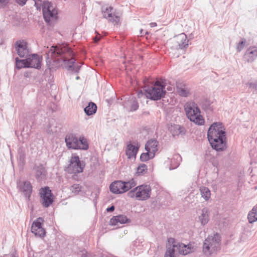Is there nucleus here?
I'll list each match as a JSON object with an SVG mask.
<instances>
[{
  "instance_id": "42",
  "label": "nucleus",
  "mask_w": 257,
  "mask_h": 257,
  "mask_svg": "<svg viewBox=\"0 0 257 257\" xmlns=\"http://www.w3.org/2000/svg\"><path fill=\"white\" fill-rule=\"evenodd\" d=\"M114 210V206H111L109 207H108L106 209V210L107 212H112Z\"/></svg>"
},
{
  "instance_id": "24",
  "label": "nucleus",
  "mask_w": 257,
  "mask_h": 257,
  "mask_svg": "<svg viewBox=\"0 0 257 257\" xmlns=\"http://www.w3.org/2000/svg\"><path fill=\"white\" fill-rule=\"evenodd\" d=\"M210 212L209 209L206 208H203L201 210V213L199 216V220L202 225H205L207 224L209 220Z\"/></svg>"
},
{
  "instance_id": "6",
  "label": "nucleus",
  "mask_w": 257,
  "mask_h": 257,
  "mask_svg": "<svg viewBox=\"0 0 257 257\" xmlns=\"http://www.w3.org/2000/svg\"><path fill=\"white\" fill-rule=\"evenodd\" d=\"M220 248V237L218 233H216L205 239L202 250L205 255L208 256L219 250Z\"/></svg>"
},
{
  "instance_id": "43",
  "label": "nucleus",
  "mask_w": 257,
  "mask_h": 257,
  "mask_svg": "<svg viewBox=\"0 0 257 257\" xmlns=\"http://www.w3.org/2000/svg\"><path fill=\"white\" fill-rule=\"evenodd\" d=\"M100 38H101V37L100 36H96V37H95L94 38V41L95 43L98 42L100 40Z\"/></svg>"
},
{
  "instance_id": "7",
  "label": "nucleus",
  "mask_w": 257,
  "mask_h": 257,
  "mask_svg": "<svg viewBox=\"0 0 257 257\" xmlns=\"http://www.w3.org/2000/svg\"><path fill=\"white\" fill-rule=\"evenodd\" d=\"M65 141L69 149L86 150L88 148L87 140L83 137L78 138L75 135L70 134L66 136Z\"/></svg>"
},
{
  "instance_id": "47",
  "label": "nucleus",
  "mask_w": 257,
  "mask_h": 257,
  "mask_svg": "<svg viewBox=\"0 0 257 257\" xmlns=\"http://www.w3.org/2000/svg\"><path fill=\"white\" fill-rule=\"evenodd\" d=\"M39 2V1H41V0H35V5H37V2Z\"/></svg>"
},
{
  "instance_id": "19",
  "label": "nucleus",
  "mask_w": 257,
  "mask_h": 257,
  "mask_svg": "<svg viewBox=\"0 0 257 257\" xmlns=\"http://www.w3.org/2000/svg\"><path fill=\"white\" fill-rule=\"evenodd\" d=\"M176 244L177 249L181 254L186 255L194 251V248L190 244L185 245L183 243H178Z\"/></svg>"
},
{
  "instance_id": "46",
  "label": "nucleus",
  "mask_w": 257,
  "mask_h": 257,
  "mask_svg": "<svg viewBox=\"0 0 257 257\" xmlns=\"http://www.w3.org/2000/svg\"><path fill=\"white\" fill-rule=\"evenodd\" d=\"M175 157H176V159H178V158L181 159V157L179 155H176Z\"/></svg>"
},
{
  "instance_id": "25",
  "label": "nucleus",
  "mask_w": 257,
  "mask_h": 257,
  "mask_svg": "<svg viewBox=\"0 0 257 257\" xmlns=\"http://www.w3.org/2000/svg\"><path fill=\"white\" fill-rule=\"evenodd\" d=\"M178 94L182 97H187L190 94L189 89L184 84L178 83L176 86Z\"/></svg>"
},
{
  "instance_id": "40",
  "label": "nucleus",
  "mask_w": 257,
  "mask_h": 257,
  "mask_svg": "<svg viewBox=\"0 0 257 257\" xmlns=\"http://www.w3.org/2000/svg\"><path fill=\"white\" fill-rule=\"evenodd\" d=\"M9 0H0V8L3 7L8 3Z\"/></svg>"
},
{
  "instance_id": "18",
  "label": "nucleus",
  "mask_w": 257,
  "mask_h": 257,
  "mask_svg": "<svg viewBox=\"0 0 257 257\" xmlns=\"http://www.w3.org/2000/svg\"><path fill=\"white\" fill-rule=\"evenodd\" d=\"M124 185L122 181H117L110 185V190L114 194H121L124 192Z\"/></svg>"
},
{
  "instance_id": "14",
  "label": "nucleus",
  "mask_w": 257,
  "mask_h": 257,
  "mask_svg": "<svg viewBox=\"0 0 257 257\" xmlns=\"http://www.w3.org/2000/svg\"><path fill=\"white\" fill-rule=\"evenodd\" d=\"M15 48L20 57H27L29 54L27 43L24 40L17 41L15 43Z\"/></svg>"
},
{
  "instance_id": "1",
  "label": "nucleus",
  "mask_w": 257,
  "mask_h": 257,
  "mask_svg": "<svg viewBox=\"0 0 257 257\" xmlns=\"http://www.w3.org/2000/svg\"><path fill=\"white\" fill-rule=\"evenodd\" d=\"M47 54L46 63L50 71L55 70L64 63L68 70L78 73L81 66L74 65V53L66 46H52Z\"/></svg>"
},
{
  "instance_id": "41",
  "label": "nucleus",
  "mask_w": 257,
  "mask_h": 257,
  "mask_svg": "<svg viewBox=\"0 0 257 257\" xmlns=\"http://www.w3.org/2000/svg\"><path fill=\"white\" fill-rule=\"evenodd\" d=\"M18 3H19L20 5H21L22 6L24 5L27 0H16Z\"/></svg>"
},
{
  "instance_id": "8",
  "label": "nucleus",
  "mask_w": 257,
  "mask_h": 257,
  "mask_svg": "<svg viewBox=\"0 0 257 257\" xmlns=\"http://www.w3.org/2000/svg\"><path fill=\"white\" fill-rule=\"evenodd\" d=\"M151 192L149 185H142L129 191L127 194L129 197H135L138 200H146L150 198Z\"/></svg>"
},
{
  "instance_id": "15",
  "label": "nucleus",
  "mask_w": 257,
  "mask_h": 257,
  "mask_svg": "<svg viewBox=\"0 0 257 257\" xmlns=\"http://www.w3.org/2000/svg\"><path fill=\"white\" fill-rule=\"evenodd\" d=\"M18 187L29 199L32 192V185L31 183L28 181H20L18 183Z\"/></svg>"
},
{
  "instance_id": "11",
  "label": "nucleus",
  "mask_w": 257,
  "mask_h": 257,
  "mask_svg": "<svg viewBox=\"0 0 257 257\" xmlns=\"http://www.w3.org/2000/svg\"><path fill=\"white\" fill-rule=\"evenodd\" d=\"M103 17L114 24L119 22V17L115 15L114 9L111 6H103L101 8Z\"/></svg>"
},
{
  "instance_id": "23",
  "label": "nucleus",
  "mask_w": 257,
  "mask_h": 257,
  "mask_svg": "<svg viewBox=\"0 0 257 257\" xmlns=\"http://www.w3.org/2000/svg\"><path fill=\"white\" fill-rule=\"evenodd\" d=\"M128 219L126 216L123 215H119L115 216H113L110 220V224L112 225H117L118 223L122 224L127 222Z\"/></svg>"
},
{
  "instance_id": "9",
  "label": "nucleus",
  "mask_w": 257,
  "mask_h": 257,
  "mask_svg": "<svg viewBox=\"0 0 257 257\" xmlns=\"http://www.w3.org/2000/svg\"><path fill=\"white\" fill-rule=\"evenodd\" d=\"M43 16L46 22H49L51 19H56L57 15V10L55 7L48 2L43 3L42 7Z\"/></svg>"
},
{
  "instance_id": "22",
  "label": "nucleus",
  "mask_w": 257,
  "mask_h": 257,
  "mask_svg": "<svg viewBox=\"0 0 257 257\" xmlns=\"http://www.w3.org/2000/svg\"><path fill=\"white\" fill-rule=\"evenodd\" d=\"M158 142L155 140H149L145 145V150L155 155L158 151Z\"/></svg>"
},
{
  "instance_id": "17",
  "label": "nucleus",
  "mask_w": 257,
  "mask_h": 257,
  "mask_svg": "<svg viewBox=\"0 0 257 257\" xmlns=\"http://www.w3.org/2000/svg\"><path fill=\"white\" fill-rule=\"evenodd\" d=\"M29 57L27 58V66L28 67H32L36 69L41 68V59L37 54H29Z\"/></svg>"
},
{
  "instance_id": "50",
  "label": "nucleus",
  "mask_w": 257,
  "mask_h": 257,
  "mask_svg": "<svg viewBox=\"0 0 257 257\" xmlns=\"http://www.w3.org/2000/svg\"><path fill=\"white\" fill-rule=\"evenodd\" d=\"M142 31H143V30H141V34H143Z\"/></svg>"
},
{
  "instance_id": "35",
  "label": "nucleus",
  "mask_w": 257,
  "mask_h": 257,
  "mask_svg": "<svg viewBox=\"0 0 257 257\" xmlns=\"http://www.w3.org/2000/svg\"><path fill=\"white\" fill-rule=\"evenodd\" d=\"M154 156L155 155L154 154L151 152L147 151V153H144L141 154L140 156V160L142 162H146L151 159L153 158Z\"/></svg>"
},
{
  "instance_id": "28",
  "label": "nucleus",
  "mask_w": 257,
  "mask_h": 257,
  "mask_svg": "<svg viewBox=\"0 0 257 257\" xmlns=\"http://www.w3.org/2000/svg\"><path fill=\"white\" fill-rule=\"evenodd\" d=\"M248 222L252 224L257 221V204L253 207L247 214Z\"/></svg>"
},
{
  "instance_id": "3",
  "label": "nucleus",
  "mask_w": 257,
  "mask_h": 257,
  "mask_svg": "<svg viewBox=\"0 0 257 257\" xmlns=\"http://www.w3.org/2000/svg\"><path fill=\"white\" fill-rule=\"evenodd\" d=\"M144 83L145 95L148 98L158 100L165 95L166 91L164 82L157 80L154 84H152L148 79H145Z\"/></svg>"
},
{
  "instance_id": "36",
  "label": "nucleus",
  "mask_w": 257,
  "mask_h": 257,
  "mask_svg": "<svg viewBox=\"0 0 257 257\" xmlns=\"http://www.w3.org/2000/svg\"><path fill=\"white\" fill-rule=\"evenodd\" d=\"M81 186L77 184H75L72 185L70 187V190L74 194H78L81 191Z\"/></svg>"
},
{
  "instance_id": "2",
  "label": "nucleus",
  "mask_w": 257,
  "mask_h": 257,
  "mask_svg": "<svg viewBox=\"0 0 257 257\" xmlns=\"http://www.w3.org/2000/svg\"><path fill=\"white\" fill-rule=\"evenodd\" d=\"M223 124L213 123L207 132V138L212 148L216 151H222L226 148L225 132Z\"/></svg>"
},
{
  "instance_id": "33",
  "label": "nucleus",
  "mask_w": 257,
  "mask_h": 257,
  "mask_svg": "<svg viewBox=\"0 0 257 257\" xmlns=\"http://www.w3.org/2000/svg\"><path fill=\"white\" fill-rule=\"evenodd\" d=\"M16 67L17 69H20L22 68H28L27 59L19 60L18 58H16Z\"/></svg>"
},
{
  "instance_id": "34",
  "label": "nucleus",
  "mask_w": 257,
  "mask_h": 257,
  "mask_svg": "<svg viewBox=\"0 0 257 257\" xmlns=\"http://www.w3.org/2000/svg\"><path fill=\"white\" fill-rule=\"evenodd\" d=\"M148 170L147 166L144 164H141L137 168L136 174L138 176L144 175Z\"/></svg>"
},
{
  "instance_id": "38",
  "label": "nucleus",
  "mask_w": 257,
  "mask_h": 257,
  "mask_svg": "<svg viewBox=\"0 0 257 257\" xmlns=\"http://www.w3.org/2000/svg\"><path fill=\"white\" fill-rule=\"evenodd\" d=\"M18 153L19 155V161L23 163L25 161V154L22 149H19Z\"/></svg>"
},
{
  "instance_id": "26",
  "label": "nucleus",
  "mask_w": 257,
  "mask_h": 257,
  "mask_svg": "<svg viewBox=\"0 0 257 257\" xmlns=\"http://www.w3.org/2000/svg\"><path fill=\"white\" fill-rule=\"evenodd\" d=\"M139 150V147H136L132 144L130 143L127 145V147L125 150V153L126 156L129 159L133 157H136L137 152Z\"/></svg>"
},
{
  "instance_id": "12",
  "label": "nucleus",
  "mask_w": 257,
  "mask_h": 257,
  "mask_svg": "<svg viewBox=\"0 0 257 257\" xmlns=\"http://www.w3.org/2000/svg\"><path fill=\"white\" fill-rule=\"evenodd\" d=\"M41 201L44 207H48L53 202L52 194L51 190L48 187L42 188L40 190L39 192Z\"/></svg>"
},
{
  "instance_id": "45",
  "label": "nucleus",
  "mask_w": 257,
  "mask_h": 257,
  "mask_svg": "<svg viewBox=\"0 0 257 257\" xmlns=\"http://www.w3.org/2000/svg\"><path fill=\"white\" fill-rule=\"evenodd\" d=\"M143 94L142 91H141V92H139L138 94V95L139 97H140L141 96H143Z\"/></svg>"
},
{
  "instance_id": "29",
  "label": "nucleus",
  "mask_w": 257,
  "mask_h": 257,
  "mask_svg": "<svg viewBox=\"0 0 257 257\" xmlns=\"http://www.w3.org/2000/svg\"><path fill=\"white\" fill-rule=\"evenodd\" d=\"M170 131L174 137L180 135H182L185 134L184 128L179 125L172 126L170 128Z\"/></svg>"
},
{
  "instance_id": "27",
  "label": "nucleus",
  "mask_w": 257,
  "mask_h": 257,
  "mask_svg": "<svg viewBox=\"0 0 257 257\" xmlns=\"http://www.w3.org/2000/svg\"><path fill=\"white\" fill-rule=\"evenodd\" d=\"M125 106L131 111H135L139 107V104L135 97L130 98L125 102Z\"/></svg>"
},
{
  "instance_id": "16",
  "label": "nucleus",
  "mask_w": 257,
  "mask_h": 257,
  "mask_svg": "<svg viewBox=\"0 0 257 257\" xmlns=\"http://www.w3.org/2000/svg\"><path fill=\"white\" fill-rule=\"evenodd\" d=\"M33 171L35 178L38 181H41L45 178L46 170L43 164H35L33 167Z\"/></svg>"
},
{
  "instance_id": "30",
  "label": "nucleus",
  "mask_w": 257,
  "mask_h": 257,
  "mask_svg": "<svg viewBox=\"0 0 257 257\" xmlns=\"http://www.w3.org/2000/svg\"><path fill=\"white\" fill-rule=\"evenodd\" d=\"M96 110L97 106L92 102H89L88 106L84 108V111L87 115L94 114L96 112Z\"/></svg>"
},
{
  "instance_id": "44",
  "label": "nucleus",
  "mask_w": 257,
  "mask_h": 257,
  "mask_svg": "<svg viewBox=\"0 0 257 257\" xmlns=\"http://www.w3.org/2000/svg\"><path fill=\"white\" fill-rule=\"evenodd\" d=\"M150 26L151 27H154L157 26V24L156 23H151Z\"/></svg>"
},
{
  "instance_id": "32",
  "label": "nucleus",
  "mask_w": 257,
  "mask_h": 257,
  "mask_svg": "<svg viewBox=\"0 0 257 257\" xmlns=\"http://www.w3.org/2000/svg\"><path fill=\"white\" fill-rule=\"evenodd\" d=\"M123 183L124 187L123 189L124 190V192L126 191H127L132 188L135 187L137 184L136 182L135 181L134 179H132V180L128 181H122Z\"/></svg>"
},
{
  "instance_id": "20",
  "label": "nucleus",
  "mask_w": 257,
  "mask_h": 257,
  "mask_svg": "<svg viewBox=\"0 0 257 257\" xmlns=\"http://www.w3.org/2000/svg\"><path fill=\"white\" fill-rule=\"evenodd\" d=\"M244 56L248 62H252L257 57V48L250 47L246 51Z\"/></svg>"
},
{
  "instance_id": "49",
  "label": "nucleus",
  "mask_w": 257,
  "mask_h": 257,
  "mask_svg": "<svg viewBox=\"0 0 257 257\" xmlns=\"http://www.w3.org/2000/svg\"><path fill=\"white\" fill-rule=\"evenodd\" d=\"M86 257H97L96 255H94L93 256H87Z\"/></svg>"
},
{
  "instance_id": "39",
  "label": "nucleus",
  "mask_w": 257,
  "mask_h": 257,
  "mask_svg": "<svg viewBox=\"0 0 257 257\" xmlns=\"http://www.w3.org/2000/svg\"><path fill=\"white\" fill-rule=\"evenodd\" d=\"M246 85L249 86V88H253L257 90V82H248Z\"/></svg>"
},
{
  "instance_id": "4",
  "label": "nucleus",
  "mask_w": 257,
  "mask_h": 257,
  "mask_svg": "<svg viewBox=\"0 0 257 257\" xmlns=\"http://www.w3.org/2000/svg\"><path fill=\"white\" fill-rule=\"evenodd\" d=\"M189 40L184 33L180 34L170 39L169 45L170 54L174 57L177 58L185 52V50L188 46Z\"/></svg>"
},
{
  "instance_id": "10",
  "label": "nucleus",
  "mask_w": 257,
  "mask_h": 257,
  "mask_svg": "<svg viewBox=\"0 0 257 257\" xmlns=\"http://www.w3.org/2000/svg\"><path fill=\"white\" fill-rule=\"evenodd\" d=\"M84 165L81 163L78 156L72 157L70 160V164L67 168L68 173L76 174L83 171Z\"/></svg>"
},
{
  "instance_id": "48",
  "label": "nucleus",
  "mask_w": 257,
  "mask_h": 257,
  "mask_svg": "<svg viewBox=\"0 0 257 257\" xmlns=\"http://www.w3.org/2000/svg\"><path fill=\"white\" fill-rule=\"evenodd\" d=\"M76 79L77 80H78V79H79V76H77V77H76Z\"/></svg>"
},
{
  "instance_id": "13",
  "label": "nucleus",
  "mask_w": 257,
  "mask_h": 257,
  "mask_svg": "<svg viewBox=\"0 0 257 257\" xmlns=\"http://www.w3.org/2000/svg\"><path fill=\"white\" fill-rule=\"evenodd\" d=\"M43 221L42 217H39L33 222L32 225L31 231L36 236L42 237L45 235V230L42 227V223Z\"/></svg>"
},
{
  "instance_id": "31",
  "label": "nucleus",
  "mask_w": 257,
  "mask_h": 257,
  "mask_svg": "<svg viewBox=\"0 0 257 257\" xmlns=\"http://www.w3.org/2000/svg\"><path fill=\"white\" fill-rule=\"evenodd\" d=\"M200 191L201 197L203 198L205 201H208L210 199L211 192L207 187L204 186L200 187Z\"/></svg>"
},
{
  "instance_id": "21",
  "label": "nucleus",
  "mask_w": 257,
  "mask_h": 257,
  "mask_svg": "<svg viewBox=\"0 0 257 257\" xmlns=\"http://www.w3.org/2000/svg\"><path fill=\"white\" fill-rule=\"evenodd\" d=\"M169 243H171L172 245L169 244L167 246V249L165 253V257H174V253L176 249H177V244L175 240L173 238H170L168 239Z\"/></svg>"
},
{
  "instance_id": "37",
  "label": "nucleus",
  "mask_w": 257,
  "mask_h": 257,
  "mask_svg": "<svg viewBox=\"0 0 257 257\" xmlns=\"http://www.w3.org/2000/svg\"><path fill=\"white\" fill-rule=\"evenodd\" d=\"M245 43V39L244 38L242 39L241 41L239 42L237 45L236 50L237 52H240L243 49Z\"/></svg>"
},
{
  "instance_id": "5",
  "label": "nucleus",
  "mask_w": 257,
  "mask_h": 257,
  "mask_svg": "<svg viewBox=\"0 0 257 257\" xmlns=\"http://www.w3.org/2000/svg\"><path fill=\"white\" fill-rule=\"evenodd\" d=\"M186 116L189 120L198 125H203L204 119L200 114V109L193 101L188 102L184 105Z\"/></svg>"
}]
</instances>
